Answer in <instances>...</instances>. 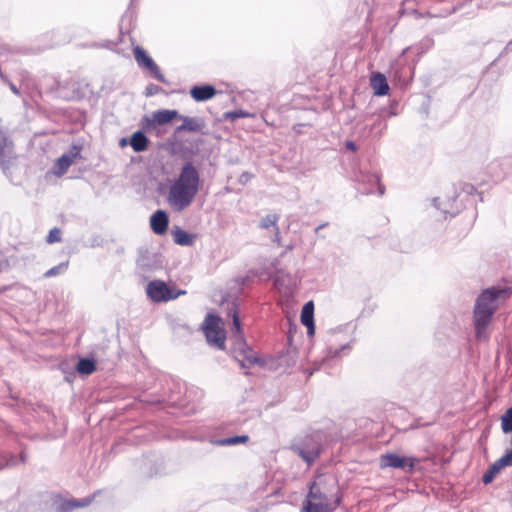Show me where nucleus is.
Here are the masks:
<instances>
[{
  "label": "nucleus",
  "instance_id": "39448f33",
  "mask_svg": "<svg viewBox=\"0 0 512 512\" xmlns=\"http://www.w3.org/2000/svg\"><path fill=\"white\" fill-rule=\"evenodd\" d=\"M147 295L154 302H167L174 300L181 295H185V290H177L169 287L164 281H151L146 288Z\"/></svg>",
  "mask_w": 512,
  "mask_h": 512
},
{
  "label": "nucleus",
  "instance_id": "9b49d317",
  "mask_svg": "<svg viewBox=\"0 0 512 512\" xmlns=\"http://www.w3.org/2000/svg\"><path fill=\"white\" fill-rule=\"evenodd\" d=\"M168 224V215L163 210H157L150 217L151 229L157 235H163L168 229Z\"/></svg>",
  "mask_w": 512,
  "mask_h": 512
},
{
  "label": "nucleus",
  "instance_id": "f257e3e1",
  "mask_svg": "<svg viewBox=\"0 0 512 512\" xmlns=\"http://www.w3.org/2000/svg\"><path fill=\"white\" fill-rule=\"evenodd\" d=\"M200 186V176L195 166L188 162L186 163L179 174V176L170 184L167 202L169 206L177 212H181L189 207L198 191Z\"/></svg>",
  "mask_w": 512,
  "mask_h": 512
},
{
  "label": "nucleus",
  "instance_id": "2eb2a0df",
  "mask_svg": "<svg viewBox=\"0 0 512 512\" xmlns=\"http://www.w3.org/2000/svg\"><path fill=\"white\" fill-rule=\"evenodd\" d=\"M92 501L93 497L65 500L60 504L59 512H72L75 509L89 506L92 503Z\"/></svg>",
  "mask_w": 512,
  "mask_h": 512
},
{
  "label": "nucleus",
  "instance_id": "4468645a",
  "mask_svg": "<svg viewBox=\"0 0 512 512\" xmlns=\"http://www.w3.org/2000/svg\"><path fill=\"white\" fill-rule=\"evenodd\" d=\"M179 117L177 110L162 109L153 112L152 122L155 125H165L172 122L174 119Z\"/></svg>",
  "mask_w": 512,
  "mask_h": 512
},
{
  "label": "nucleus",
  "instance_id": "a878e982",
  "mask_svg": "<svg viewBox=\"0 0 512 512\" xmlns=\"http://www.w3.org/2000/svg\"><path fill=\"white\" fill-rule=\"evenodd\" d=\"M250 116H252V114H250L249 112L243 111V110L230 111V112H226L224 114L225 120H231V121H235L238 118H247Z\"/></svg>",
  "mask_w": 512,
  "mask_h": 512
},
{
  "label": "nucleus",
  "instance_id": "f3484780",
  "mask_svg": "<svg viewBox=\"0 0 512 512\" xmlns=\"http://www.w3.org/2000/svg\"><path fill=\"white\" fill-rule=\"evenodd\" d=\"M148 143V138L141 131L133 133L130 138V145L135 152L145 151L148 147Z\"/></svg>",
  "mask_w": 512,
  "mask_h": 512
},
{
  "label": "nucleus",
  "instance_id": "4be33fe9",
  "mask_svg": "<svg viewBox=\"0 0 512 512\" xmlns=\"http://www.w3.org/2000/svg\"><path fill=\"white\" fill-rule=\"evenodd\" d=\"M230 314L233 319L232 327H231L232 333L235 334L239 338H243L241 322H240L238 311H237L236 307L231 309Z\"/></svg>",
  "mask_w": 512,
  "mask_h": 512
},
{
  "label": "nucleus",
  "instance_id": "aec40b11",
  "mask_svg": "<svg viewBox=\"0 0 512 512\" xmlns=\"http://www.w3.org/2000/svg\"><path fill=\"white\" fill-rule=\"evenodd\" d=\"M96 370V366L93 360L83 358L80 359L77 364V371L81 374L90 375Z\"/></svg>",
  "mask_w": 512,
  "mask_h": 512
},
{
  "label": "nucleus",
  "instance_id": "393cba45",
  "mask_svg": "<svg viewBox=\"0 0 512 512\" xmlns=\"http://www.w3.org/2000/svg\"><path fill=\"white\" fill-rule=\"evenodd\" d=\"M298 454L308 464H311L312 462H314L318 458V456L320 454V451H319V449H314V450H311V451H305L303 449H300Z\"/></svg>",
  "mask_w": 512,
  "mask_h": 512
},
{
  "label": "nucleus",
  "instance_id": "c85d7f7f",
  "mask_svg": "<svg viewBox=\"0 0 512 512\" xmlns=\"http://www.w3.org/2000/svg\"><path fill=\"white\" fill-rule=\"evenodd\" d=\"M160 88L158 86H155V85H150L146 88V92H145V95L146 96H152L154 95L155 93L158 92Z\"/></svg>",
  "mask_w": 512,
  "mask_h": 512
},
{
  "label": "nucleus",
  "instance_id": "dca6fc26",
  "mask_svg": "<svg viewBox=\"0 0 512 512\" xmlns=\"http://www.w3.org/2000/svg\"><path fill=\"white\" fill-rule=\"evenodd\" d=\"M314 304L312 301L307 302L301 311V322L304 326H306L311 333L314 331Z\"/></svg>",
  "mask_w": 512,
  "mask_h": 512
},
{
  "label": "nucleus",
  "instance_id": "9d476101",
  "mask_svg": "<svg viewBox=\"0 0 512 512\" xmlns=\"http://www.w3.org/2000/svg\"><path fill=\"white\" fill-rule=\"evenodd\" d=\"M178 118L182 120V124L175 129V134H180L182 132L198 133L204 128V122L199 118L180 115Z\"/></svg>",
  "mask_w": 512,
  "mask_h": 512
},
{
  "label": "nucleus",
  "instance_id": "7ed1b4c3",
  "mask_svg": "<svg viewBox=\"0 0 512 512\" xmlns=\"http://www.w3.org/2000/svg\"><path fill=\"white\" fill-rule=\"evenodd\" d=\"M324 479L318 476L309 486V492L304 501L302 512H334L340 500L331 504L323 489Z\"/></svg>",
  "mask_w": 512,
  "mask_h": 512
},
{
  "label": "nucleus",
  "instance_id": "7c9ffc66",
  "mask_svg": "<svg viewBox=\"0 0 512 512\" xmlns=\"http://www.w3.org/2000/svg\"><path fill=\"white\" fill-rule=\"evenodd\" d=\"M125 143H126V140H125V139H122V140H121V145L123 146V145H125Z\"/></svg>",
  "mask_w": 512,
  "mask_h": 512
},
{
  "label": "nucleus",
  "instance_id": "bb28decb",
  "mask_svg": "<svg viewBox=\"0 0 512 512\" xmlns=\"http://www.w3.org/2000/svg\"><path fill=\"white\" fill-rule=\"evenodd\" d=\"M47 243L53 244L61 241V230L59 228H53L49 231L46 238Z\"/></svg>",
  "mask_w": 512,
  "mask_h": 512
},
{
  "label": "nucleus",
  "instance_id": "ddd939ff",
  "mask_svg": "<svg viewBox=\"0 0 512 512\" xmlns=\"http://www.w3.org/2000/svg\"><path fill=\"white\" fill-rule=\"evenodd\" d=\"M216 93V89L211 85L194 86L190 90L191 97L197 102L209 100L213 98Z\"/></svg>",
  "mask_w": 512,
  "mask_h": 512
},
{
  "label": "nucleus",
  "instance_id": "a211bd4d",
  "mask_svg": "<svg viewBox=\"0 0 512 512\" xmlns=\"http://www.w3.org/2000/svg\"><path fill=\"white\" fill-rule=\"evenodd\" d=\"M172 236L174 242L181 246H191L195 240V235L189 234L180 228L174 229L172 231Z\"/></svg>",
  "mask_w": 512,
  "mask_h": 512
},
{
  "label": "nucleus",
  "instance_id": "20e7f679",
  "mask_svg": "<svg viewBox=\"0 0 512 512\" xmlns=\"http://www.w3.org/2000/svg\"><path fill=\"white\" fill-rule=\"evenodd\" d=\"M203 330L208 343L221 350L225 349L226 332L222 320L218 316L208 314L203 324Z\"/></svg>",
  "mask_w": 512,
  "mask_h": 512
},
{
  "label": "nucleus",
  "instance_id": "f8f14e48",
  "mask_svg": "<svg viewBox=\"0 0 512 512\" xmlns=\"http://www.w3.org/2000/svg\"><path fill=\"white\" fill-rule=\"evenodd\" d=\"M370 86L374 95L384 96L389 93V85L384 74L381 72H373L370 76Z\"/></svg>",
  "mask_w": 512,
  "mask_h": 512
},
{
  "label": "nucleus",
  "instance_id": "1a4fd4ad",
  "mask_svg": "<svg viewBox=\"0 0 512 512\" xmlns=\"http://www.w3.org/2000/svg\"><path fill=\"white\" fill-rule=\"evenodd\" d=\"M507 466H512V450L508 451L488 468L482 477L483 483H491L496 475Z\"/></svg>",
  "mask_w": 512,
  "mask_h": 512
},
{
  "label": "nucleus",
  "instance_id": "6e6552de",
  "mask_svg": "<svg viewBox=\"0 0 512 512\" xmlns=\"http://www.w3.org/2000/svg\"><path fill=\"white\" fill-rule=\"evenodd\" d=\"M81 148L73 145L71 150L59 157L53 167V174L57 177L63 176L70 166L78 159L80 158Z\"/></svg>",
  "mask_w": 512,
  "mask_h": 512
},
{
  "label": "nucleus",
  "instance_id": "f03ea898",
  "mask_svg": "<svg viewBox=\"0 0 512 512\" xmlns=\"http://www.w3.org/2000/svg\"><path fill=\"white\" fill-rule=\"evenodd\" d=\"M511 294V287H491L481 292L477 298L474 309V325L477 337L481 336L482 332L491 322L494 313L497 311V300H507L510 298Z\"/></svg>",
  "mask_w": 512,
  "mask_h": 512
},
{
  "label": "nucleus",
  "instance_id": "5701e85b",
  "mask_svg": "<svg viewBox=\"0 0 512 512\" xmlns=\"http://www.w3.org/2000/svg\"><path fill=\"white\" fill-rule=\"evenodd\" d=\"M501 428L504 433L512 431V407L501 417Z\"/></svg>",
  "mask_w": 512,
  "mask_h": 512
},
{
  "label": "nucleus",
  "instance_id": "cd10ccee",
  "mask_svg": "<svg viewBox=\"0 0 512 512\" xmlns=\"http://www.w3.org/2000/svg\"><path fill=\"white\" fill-rule=\"evenodd\" d=\"M67 265H68L67 263H61L57 266L52 267L51 269H49L48 271L45 272L44 277L50 278V277L60 274L62 271H64L67 268Z\"/></svg>",
  "mask_w": 512,
  "mask_h": 512
},
{
  "label": "nucleus",
  "instance_id": "c756f323",
  "mask_svg": "<svg viewBox=\"0 0 512 512\" xmlns=\"http://www.w3.org/2000/svg\"><path fill=\"white\" fill-rule=\"evenodd\" d=\"M345 147H346L347 149L351 150V151H356V149H357V147H356L355 143H354V142H352V141H347V142L345 143Z\"/></svg>",
  "mask_w": 512,
  "mask_h": 512
},
{
  "label": "nucleus",
  "instance_id": "b1692460",
  "mask_svg": "<svg viewBox=\"0 0 512 512\" xmlns=\"http://www.w3.org/2000/svg\"><path fill=\"white\" fill-rule=\"evenodd\" d=\"M278 219H279L278 215L269 214L262 219V221L260 223V227L264 228V229H269V228L273 227L278 232V227H277Z\"/></svg>",
  "mask_w": 512,
  "mask_h": 512
},
{
  "label": "nucleus",
  "instance_id": "6ab92c4d",
  "mask_svg": "<svg viewBox=\"0 0 512 512\" xmlns=\"http://www.w3.org/2000/svg\"><path fill=\"white\" fill-rule=\"evenodd\" d=\"M13 144L8 140L4 130L0 127V162L3 161L7 153L11 152Z\"/></svg>",
  "mask_w": 512,
  "mask_h": 512
},
{
  "label": "nucleus",
  "instance_id": "412c9836",
  "mask_svg": "<svg viewBox=\"0 0 512 512\" xmlns=\"http://www.w3.org/2000/svg\"><path fill=\"white\" fill-rule=\"evenodd\" d=\"M249 437L247 435H241V436H234V437H227L216 441L217 445L220 446H231V445H237V444H244L248 442Z\"/></svg>",
  "mask_w": 512,
  "mask_h": 512
},
{
  "label": "nucleus",
  "instance_id": "423d86ee",
  "mask_svg": "<svg viewBox=\"0 0 512 512\" xmlns=\"http://www.w3.org/2000/svg\"><path fill=\"white\" fill-rule=\"evenodd\" d=\"M133 54L139 66L149 70L151 75L159 82H166V79L164 75L161 73L158 65L153 61V59L146 53V51L143 48L136 46L133 49Z\"/></svg>",
  "mask_w": 512,
  "mask_h": 512
},
{
  "label": "nucleus",
  "instance_id": "0eeeda50",
  "mask_svg": "<svg viewBox=\"0 0 512 512\" xmlns=\"http://www.w3.org/2000/svg\"><path fill=\"white\" fill-rule=\"evenodd\" d=\"M416 459L414 457H401L395 453H387L380 457V467L400 468L412 471L415 467Z\"/></svg>",
  "mask_w": 512,
  "mask_h": 512
}]
</instances>
